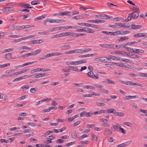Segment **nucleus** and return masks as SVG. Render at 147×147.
<instances>
[{
    "label": "nucleus",
    "mask_w": 147,
    "mask_h": 147,
    "mask_svg": "<svg viewBox=\"0 0 147 147\" xmlns=\"http://www.w3.org/2000/svg\"><path fill=\"white\" fill-rule=\"evenodd\" d=\"M87 75L89 77L95 80H98L99 78V75L97 74L95 75L92 71L88 72Z\"/></svg>",
    "instance_id": "f257e3e1"
},
{
    "label": "nucleus",
    "mask_w": 147,
    "mask_h": 147,
    "mask_svg": "<svg viewBox=\"0 0 147 147\" xmlns=\"http://www.w3.org/2000/svg\"><path fill=\"white\" fill-rule=\"evenodd\" d=\"M94 61H96L104 63L107 62V61L106 57L96 58L94 59Z\"/></svg>",
    "instance_id": "f03ea898"
},
{
    "label": "nucleus",
    "mask_w": 147,
    "mask_h": 147,
    "mask_svg": "<svg viewBox=\"0 0 147 147\" xmlns=\"http://www.w3.org/2000/svg\"><path fill=\"white\" fill-rule=\"evenodd\" d=\"M92 115L93 114L91 112L87 113L84 111L80 113V116L81 117L84 116H86L87 117H90L92 116Z\"/></svg>",
    "instance_id": "7ed1b4c3"
},
{
    "label": "nucleus",
    "mask_w": 147,
    "mask_h": 147,
    "mask_svg": "<svg viewBox=\"0 0 147 147\" xmlns=\"http://www.w3.org/2000/svg\"><path fill=\"white\" fill-rule=\"evenodd\" d=\"M121 127V124L119 123H117L113 125V127L114 130L113 131H119V129Z\"/></svg>",
    "instance_id": "20e7f679"
},
{
    "label": "nucleus",
    "mask_w": 147,
    "mask_h": 147,
    "mask_svg": "<svg viewBox=\"0 0 147 147\" xmlns=\"http://www.w3.org/2000/svg\"><path fill=\"white\" fill-rule=\"evenodd\" d=\"M130 16L133 19L137 18L139 16V13L137 11H135L130 14Z\"/></svg>",
    "instance_id": "39448f33"
},
{
    "label": "nucleus",
    "mask_w": 147,
    "mask_h": 147,
    "mask_svg": "<svg viewBox=\"0 0 147 147\" xmlns=\"http://www.w3.org/2000/svg\"><path fill=\"white\" fill-rule=\"evenodd\" d=\"M29 5L27 4H25L23 3H21L19 4V6L22 7L24 8H29L30 9L32 8V7L29 6Z\"/></svg>",
    "instance_id": "423d86ee"
},
{
    "label": "nucleus",
    "mask_w": 147,
    "mask_h": 147,
    "mask_svg": "<svg viewBox=\"0 0 147 147\" xmlns=\"http://www.w3.org/2000/svg\"><path fill=\"white\" fill-rule=\"evenodd\" d=\"M131 142V141H129L125 142V143L120 144L118 145L117 147H125L129 145Z\"/></svg>",
    "instance_id": "0eeeda50"
},
{
    "label": "nucleus",
    "mask_w": 147,
    "mask_h": 147,
    "mask_svg": "<svg viewBox=\"0 0 147 147\" xmlns=\"http://www.w3.org/2000/svg\"><path fill=\"white\" fill-rule=\"evenodd\" d=\"M67 16V11H64L61 13H57L55 14L54 16Z\"/></svg>",
    "instance_id": "6e6552de"
},
{
    "label": "nucleus",
    "mask_w": 147,
    "mask_h": 147,
    "mask_svg": "<svg viewBox=\"0 0 147 147\" xmlns=\"http://www.w3.org/2000/svg\"><path fill=\"white\" fill-rule=\"evenodd\" d=\"M106 113H113L115 114L116 113V111L114 109L112 108L107 110Z\"/></svg>",
    "instance_id": "1a4fd4ad"
},
{
    "label": "nucleus",
    "mask_w": 147,
    "mask_h": 147,
    "mask_svg": "<svg viewBox=\"0 0 147 147\" xmlns=\"http://www.w3.org/2000/svg\"><path fill=\"white\" fill-rule=\"evenodd\" d=\"M5 58L9 60L10 59H15L16 58V57H12V54L11 53H8L5 55Z\"/></svg>",
    "instance_id": "9d476101"
},
{
    "label": "nucleus",
    "mask_w": 147,
    "mask_h": 147,
    "mask_svg": "<svg viewBox=\"0 0 147 147\" xmlns=\"http://www.w3.org/2000/svg\"><path fill=\"white\" fill-rule=\"evenodd\" d=\"M134 50L132 51V52H134L135 53H143L144 52V51L143 50L140 49H134Z\"/></svg>",
    "instance_id": "9b49d317"
},
{
    "label": "nucleus",
    "mask_w": 147,
    "mask_h": 147,
    "mask_svg": "<svg viewBox=\"0 0 147 147\" xmlns=\"http://www.w3.org/2000/svg\"><path fill=\"white\" fill-rule=\"evenodd\" d=\"M67 13L68 16H70V14H71V15H74L78 14L79 13V12L73 10L70 11H67Z\"/></svg>",
    "instance_id": "f8f14e48"
},
{
    "label": "nucleus",
    "mask_w": 147,
    "mask_h": 147,
    "mask_svg": "<svg viewBox=\"0 0 147 147\" xmlns=\"http://www.w3.org/2000/svg\"><path fill=\"white\" fill-rule=\"evenodd\" d=\"M43 42L42 40H34L32 41V43L33 44H39Z\"/></svg>",
    "instance_id": "ddd939ff"
},
{
    "label": "nucleus",
    "mask_w": 147,
    "mask_h": 147,
    "mask_svg": "<svg viewBox=\"0 0 147 147\" xmlns=\"http://www.w3.org/2000/svg\"><path fill=\"white\" fill-rule=\"evenodd\" d=\"M4 9L5 11L9 12L13 11L15 10V8L12 7H6Z\"/></svg>",
    "instance_id": "4468645a"
},
{
    "label": "nucleus",
    "mask_w": 147,
    "mask_h": 147,
    "mask_svg": "<svg viewBox=\"0 0 147 147\" xmlns=\"http://www.w3.org/2000/svg\"><path fill=\"white\" fill-rule=\"evenodd\" d=\"M114 53L116 54H118L120 55H125L127 54L126 52L124 51H115L114 52Z\"/></svg>",
    "instance_id": "2eb2a0df"
},
{
    "label": "nucleus",
    "mask_w": 147,
    "mask_h": 147,
    "mask_svg": "<svg viewBox=\"0 0 147 147\" xmlns=\"http://www.w3.org/2000/svg\"><path fill=\"white\" fill-rule=\"evenodd\" d=\"M129 38L128 36H125L123 37H121L119 39H118V40L119 42H120L121 41H123L124 40H128Z\"/></svg>",
    "instance_id": "dca6fc26"
},
{
    "label": "nucleus",
    "mask_w": 147,
    "mask_h": 147,
    "mask_svg": "<svg viewBox=\"0 0 147 147\" xmlns=\"http://www.w3.org/2000/svg\"><path fill=\"white\" fill-rule=\"evenodd\" d=\"M85 32L90 33H93L94 32V30L88 28H86Z\"/></svg>",
    "instance_id": "f3484780"
},
{
    "label": "nucleus",
    "mask_w": 147,
    "mask_h": 147,
    "mask_svg": "<svg viewBox=\"0 0 147 147\" xmlns=\"http://www.w3.org/2000/svg\"><path fill=\"white\" fill-rule=\"evenodd\" d=\"M105 133L106 135H110L112 134V131L109 129H107L105 131Z\"/></svg>",
    "instance_id": "a211bd4d"
},
{
    "label": "nucleus",
    "mask_w": 147,
    "mask_h": 147,
    "mask_svg": "<svg viewBox=\"0 0 147 147\" xmlns=\"http://www.w3.org/2000/svg\"><path fill=\"white\" fill-rule=\"evenodd\" d=\"M130 56L133 58H138L142 57L141 55H136L134 54L130 55Z\"/></svg>",
    "instance_id": "6ab92c4d"
},
{
    "label": "nucleus",
    "mask_w": 147,
    "mask_h": 147,
    "mask_svg": "<svg viewBox=\"0 0 147 147\" xmlns=\"http://www.w3.org/2000/svg\"><path fill=\"white\" fill-rule=\"evenodd\" d=\"M45 17V15H42L41 16L38 17L34 19V21H36L37 20H42L44 19Z\"/></svg>",
    "instance_id": "aec40b11"
},
{
    "label": "nucleus",
    "mask_w": 147,
    "mask_h": 147,
    "mask_svg": "<svg viewBox=\"0 0 147 147\" xmlns=\"http://www.w3.org/2000/svg\"><path fill=\"white\" fill-rule=\"evenodd\" d=\"M56 21L55 19L53 20L51 18H49L46 20V21L50 23H55Z\"/></svg>",
    "instance_id": "412c9836"
},
{
    "label": "nucleus",
    "mask_w": 147,
    "mask_h": 147,
    "mask_svg": "<svg viewBox=\"0 0 147 147\" xmlns=\"http://www.w3.org/2000/svg\"><path fill=\"white\" fill-rule=\"evenodd\" d=\"M69 69L70 70H72L75 71H79L78 70V69L76 67L73 66H70L69 67Z\"/></svg>",
    "instance_id": "4be33fe9"
},
{
    "label": "nucleus",
    "mask_w": 147,
    "mask_h": 147,
    "mask_svg": "<svg viewBox=\"0 0 147 147\" xmlns=\"http://www.w3.org/2000/svg\"><path fill=\"white\" fill-rule=\"evenodd\" d=\"M105 65L108 67L112 69H114L115 68V66L112 64H106Z\"/></svg>",
    "instance_id": "5701e85b"
},
{
    "label": "nucleus",
    "mask_w": 147,
    "mask_h": 147,
    "mask_svg": "<svg viewBox=\"0 0 147 147\" xmlns=\"http://www.w3.org/2000/svg\"><path fill=\"white\" fill-rule=\"evenodd\" d=\"M34 26L33 25H23V29H26L27 28H29L31 27H34Z\"/></svg>",
    "instance_id": "b1692460"
},
{
    "label": "nucleus",
    "mask_w": 147,
    "mask_h": 147,
    "mask_svg": "<svg viewBox=\"0 0 147 147\" xmlns=\"http://www.w3.org/2000/svg\"><path fill=\"white\" fill-rule=\"evenodd\" d=\"M115 114H116L117 116L119 117H123L124 115V113L120 112H116V113Z\"/></svg>",
    "instance_id": "393cba45"
},
{
    "label": "nucleus",
    "mask_w": 147,
    "mask_h": 147,
    "mask_svg": "<svg viewBox=\"0 0 147 147\" xmlns=\"http://www.w3.org/2000/svg\"><path fill=\"white\" fill-rule=\"evenodd\" d=\"M52 54L53 56H57L60 55H63V53H62L55 52H53L52 53Z\"/></svg>",
    "instance_id": "a878e982"
},
{
    "label": "nucleus",
    "mask_w": 147,
    "mask_h": 147,
    "mask_svg": "<svg viewBox=\"0 0 147 147\" xmlns=\"http://www.w3.org/2000/svg\"><path fill=\"white\" fill-rule=\"evenodd\" d=\"M142 33H139L134 35L133 36L134 37L138 38L142 37Z\"/></svg>",
    "instance_id": "bb28decb"
},
{
    "label": "nucleus",
    "mask_w": 147,
    "mask_h": 147,
    "mask_svg": "<svg viewBox=\"0 0 147 147\" xmlns=\"http://www.w3.org/2000/svg\"><path fill=\"white\" fill-rule=\"evenodd\" d=\"M33 55V54L32 53H28L26 54H25L24 55H22V57L25 58L26 57H29L30 56H32Z\"/></svg>",
    "instance_id": "cd10ccee"
},
{
    "label": "nucleus",
    "mask_w": 147,
    "mask_h": 147,
    "mask_svg": "<svg viewBox=\"0 0 147 147\" xmlns=\"http://www.w3.org/2000/svg\"><path fill=\"white\" fill-rule=\"evenodd\" d=\"M137 42L136 41L128 42L124 44V45H131L134 44H136Z\"/></svg>",
    "instance_id": "c85d7f7f"
},
{
    "label": "nucleus",
    "mask_w": 147,
    "mask_h": 147,
    "mask_svg": "<svg viewBox=\"0 0 147 147\" xmlns=\"http://www.w3.org/2000/svg\"><path fill=\"white\" fill-rule=\"evenodd\" d=\"M139 76L147 78V74L143 73H140L138 74Z\"/></svg>",
    "instance_id": "c756f323"
},
{
    "label": "nucleus",
    "mask_w": 147,
    "mask_h": 147,
    "mask_svg": "<svg viewBox=\"0 0 147 147\" xmlns=\"http://www.w3.org/2000/svg\"><path fill=\"white\" fill-rule=\"evenodd\" d=\"M42 51V50L41 49H38L36 50L35 51L33 52L32 54H33V55H36L37 54H38L40 52Z\"/></svg>",
    "instance_id": "7c9ffc66"
},
{
    "label": "nucleus",
    "mask_w": 147,
    "mask_h": 147,
    "mask_svg": "<svg viewBox=\"0 0 147 147\" xmlns=\"http://www.w3.org/2000/svg\"><path fill=\"white\" fill-rule=\"evenodd\" d=\"M86 62V61L85 60H82L77 61V65L81 64L83 63H85Z\"/></svg>",
    "instance_id": "2f4dec72"
},
{
    "label": "nucleus",
    "mask_w": 147,
    "mask_h": 147,
    "mask_svg": "<svg viewBox=\"0 0 147 147\" xmlns=\"http://www.w3.org/2000/svg\"><path fill=\"white\" fill-rule=\"evenodd\" d=\"M15 29L17 30H23V25L21 26H16L15 27Z\"/></svg>",
    "instance_id": "473e14b6"
},
{
    "label": "nucleus",
    "mask_w": 147,
    "mask_h": 147,
    "mask_svg": "<svg viewBox=\"0 0 147 147\" xmlns=\"http://www.w3.org/2000/svg\"><path fill=\"white\" fill-rule=\"evenodd\" d=\"M38 88H32L30 90V92L32 93H35L37 90Z\"/></svg>",
    "instance_id": "72a5a7b5"
},
{
    "label": "nucleus",
    "mask_w": 147,
    "mask_h": 147,
    "mask_svg": "<svg viewBox=\"0 0 147 147\" xmlns=\"http://www.w3.org/2000/svg\"><path fill=\"white\" fill-rule=\"evenodd\" d=\"M134 83L131 81L126 82V85L128 86H134Z\"/></svg>",
    "instance_id": "f704fd0d"
},
{
    "label": "nucleus",
    "mask_w": 147,
    "mask_h": 147,
    "mask_svg": "<svg viewBox=\"0 0 147 147\" xmlns=\"http://www.w3.org/2000/svg\"><path fill=\"white\" fill-rule=\"evenodd\" d=\"M120 35H123L127 34H128L130 33V31H120Z\"/></svg>",
    "instance_id": "c9c22d12"
},
{
    "label": "nucleus",
    "mask_w": 147,
    "mask_h": 147,
    "mask_svg": "<svg viewBox=\"0 0 147 147\" xmlns=\"http://www.w3.org/2000/svg\"><path fill=\"white\" fill-rule=\"evenodd\" d=\"M76 143V142L75 141L67 143L65 144V146L68 147L70 146H71L72 145L75 144Z\"/></svg>",
    "instance_id": "e433bc0d"
},
{
    "label": "nucleus",
    "mask_w": 147,
    "mask_h": 147,
    "mask_svg": "<svg viewBox=\"0 0 147 147\" xmlns=\"http://www.w3.org/2000/svg\"><path fill=\"white\" fill-rule=\"evenodd\" d=\"M106 82L108 83H110L111 84H115V82H114L112 80H110V79L109 78H107L106 79Z\"/></svg>",
    "instance_id": "4c0bfd02"
},
{
    "label": "nucleus",
    "mask_w": 147,
    "mask_h": 147,
    "mask_svg": "<svg viewBox=\"0 0 147 147\" xmlns=\"http://www.w3.org/2000/svg\"><path fill=\"white\" fill-rule=\"evenodd\" d=\"M86 35V34L83 33H75L74 34V35L76 37L80 36Z\"/></svg>",
    "instance_id": "58836bf2"
},
{
    "label": "nucleus",
    "mask_w": 147,
    "mask_h": 147,
    "mask_svg": "<svg viewBox=\"0 0 147 147\" xmlns=\"http://www.w3.org/2000/svg\"><path fill=\"white\" fill-rule=\"evenodd\" d=\"M125 68L132 69H136V68L135 67L131 66L129 65L127 66L125 65Z\"/></svg>",
    "instance_id": "ea45409f"
},
{
    "label": "nucleus",
    "mask_w": 147,
    "mask_h": 147,
    "mask_svg": "<svg viewBox=\"0 0 147 147\" xmlns=\"http://www.w3.org/2000/svg\"><path fill=\"white\" fill-rule=\"evenodd\" d=\"M120 61H124L125 62L131 63L129 59L120 58Z\"/></svg>",
    "instance_id": "a19ab883"
},
{
    "label": "nucleus",
    "mask_w": 147,
    "mask_h": 147,
    "mask_svg": "<svg viewBox=\"0 0 147 147\" xmlns=\"http://www.w3.org/2000/svg\"><path fill=\"white\" fill-rule=\"evenodd\" d=\"M31 4L32 5H35L39 4V3L38 1H33L31 2Z\"/></svg>",
    "instance_id": "79ce46f5"
},
{
    "label": "nucleus",
    "mask_w": 147,
    "mask_h": 147,
    "mask_svg": "<svg viewBox=\"0 0 147 147\" xmlns=\"http://www.w3.org/2000/svg\"><path fill=\"white\" fill-rule=\"evenodd\" d=\"M54 138H50V140H46L45 141V142L47 144H49L50 143H52V141L51 140H53Z\"/></svg>",
    "instance_id": "37998d69"
},
{
    "label": "nucleus",
    "mask_w": 147,
    "mask_h": 147,
    "mask_svg": "<svg viewBox=\"0 0 147 147\" xmlns=\"http://www.w3.org/2000/svg\"><path fill=\"white\" fill-rule=\"evenodd\" d=\"M71 137L72 138H76L77 137V133L76 131H73L72 132Z\"/></svg>",
    "instance_id": "c03bdc74"
},
{
    "label": "nucleus",
    "mask_w": 147,
    "mask_h": 147,
    "mask_svg": "<svg viewBox=\"0 0 147 147\" xmlns=\"http://www.w3.org/2000/svg\"><path fill=\"white\" fill-rule=\"evenodd\" d=\"M121 131V132L124 134H126V131L123 128L120 127V128L119 129V131Z\"/></svg>",
    "instance_id": "a18cd8bd"
},
{
    "label": "nucleus",
    "mask_w": 147,
    "mask_h": 147,
    "mask_svg": "<svg viewBox=\"0 0 147 147\" xmlns=\"http://www.w3.org/2000/svg\"><path fill=\"white\" fill-rule=\"evenodd\" d=\"M86 89H90L92 90H94L95 89V88L92 86L90 85H87L86 86Z\"/></svg>",
    "instance_id": "49530a36"
},
{
    "label": "nucleus",
    "mask_w": 147,
    "mask_h": 147,
    "mask_svg": "<svg viewBox=\"0 0 147 147\" xmlns=\"http://www.w3.org/2000/svg\"><path fill=\"white\" fill-rule=\"evenodd\" d=\"M31 49V48H28V47L26 46H23L20 48V50H22L23 49H25L26 50L30 49Z\"/></svg>",
    "instance_id": "de8ad7c7"
},
{
    "label": "nucleus",
    "mask_w": 147,
    "mask_h": 147,
    "mask_svg": "<svg viewBox=\"0 0 147 147\" xmlns=\"http://www.w3.org/2000/svg\"><path fill=\"white\" fill-rule=\"evenodd\" d=\"M114 56L112 55L109 56L108 57H106L107 61L108 60H110L111 59L114 60Z\"/></svg>",
    "instance_id": "09e8293b"
},
{
    "label": "nucleus",
    "mask_w": 147,
    "mask_h": 147,
    "mask_svg": "<svg viewBox=\"0 0 147 147\" xmlns=\"http://www.w3.org/2000/svg\"><path fill=\"white\" fill-rule=\"evenodd\" d=\"M129 75L131 77H137L138 76V75H137L135 74L132 72L129 73Z\"/></svg>",
    "instance_id": "8fccbe9b"
},
{
    "label": "nucleus",
    "mask_w": 147,
    "mask_h": 147,
    "mask_svg": "<svg viewBox=\"0 0 147 147\" xmlns=\"http://www.w3.org/2000/svg\"><path fill=\"white\" fill-rule=\"evenodd\" d=\"M92 50L91 49H83V53L88 52Z\"/></svg>",
    "instance_id": "3c124183"
},
{
    "label": "nucleus",
    "mask_w": 147,
    "mask_h": 147,
    "mask_svg": "<svg viewBox=\"0 0 147 147\" xmlns=\"http://www.w3.org/2000/svg\"><path fill=\"white\" fill-rule=\"evenodd\" d=\"M13 48L9 49H5L4 51V52L7 53V52H9L13 51Z\"/></svg>",
    "instance_id": "603ef678"
},
{
    "label": "nucleus",
    "mask_w": 147,
    "mask_h": 147,
    "mask_svg": "<svg viewBox=\"0 0 147 147\" xmlns=\"http://www.w3.org/2000/svg\"><path fill=\"white\" fill-rule=\"evenodd\" d=\"M40 75V77H45L47 76H49V74L47 73H44V74H39Z\"/></svg>",
    "instance_id": "864d4df0"
},
{
    "label": "nucleus",
    "mask_w": 147,
    "mask_h": 147,
    "mask_svg": "<svg viewBox=\"0 0 147 147\" xmlns=\"http://www.w3.org/2000/svg\"><path fill=\"white\" fill-rule=\"evenodd\" d=\"M10 63H6L3 65H1V68H4L5 67L8 66H10Z\"/></svg>",
    "instance_id": "5fc2aeb1"
},
{
    "label": "nucleus",
    "mask_w": 147,
    "mask_h": 147,
    "mask_svg": "<svg viewBox=\"0 0 147 147\" xmlns=\"http://www.w3.org/2000/svg\"><path fill=\"white\" fill-rule=\"evenodd\" d=\"M29 88V86L28 85H23L21 87V88L23 89H28Z\"/></svg>",
    "instance_id": "6e6d98bb"
},
{
    "label": "nucleus",
    "mask_w": 147,
    "mask_h": 147,
    "mask_svg": "<svg viewBox=\"0 0 147 147\" xmlns=\"http://www.w3.org/2000/svg\"><path fill=\"white\" fill-rule=\"evenodd\" d=\"M81 122V121H76V123H74L73 124V125L75 127L77 125H78V124H80Z\"/></svg>",
    "instance_id": "4d7b16f0"
},
{
    "label": "nucleus",
    "mask_w": 147,
    "mask_h": 147,
    "mask_svg": "<svg viewBox=\"0 0 147 147\" xmlns=\"http://www.w3.org/2000/svg\"><path fill=\"white\" fill-rule=\"evenodd\" d=\"M87 26L91 27L92 28H97L96 27V26L94 24H91L88 23H87Z\"/></svg>",
    "instance_id": "13d9d810"
},
{
    "label": "nucleus",
    "mask_w": 147,
    "mask_h": 147,
    "mask_svg": "<svg viewBox=\"0 0 147 147\" xmlns=\"http://www.w3.org/2000/svg\"><path fill=\"white\" fill-rule=\"evenodd\" d=\"M131 17L130 16V14H129V16L125 20V22H127L131 20Z\"/></svg>",
    "instance_id": "bf43d9fd"
},
{
    "label": "nucleus",
    "mask_w": 147,
    "mask_h": 147,
    "mask_svg": "<svg viewBox=\"0 0 147 147\" xmlns=\"http://www.w3.org/2000/svg\"><path fill=\"white\" fill-rule=\"evenodd\" d=\"M64 53L65 54H73L74 53L73 50H71L69 51H66Z\"/></svg>",
    "instance_id": "052dcab7"
},
{
    "label": "nucleus",
    "mask_w": 147,
    "mask_h": 147,
    "mask_svg": "<svg viewBox=\"0 0 147 147\" xmlns=\"http://www.w3.org/2000/svg\"><path fill=\"white\" fill-rule=\"evenodd\" d=\"M56 22L55 23H60L61 22H64L65 20H55Z\"/></svg>",
    "instance_id": "680f3d73"
},
{
    "label": "nucleus",
    "mask_w": 147,
    "mask_h": 147,
    "mask_svg": "<svg viewBox=\"0 0 147 147\" xmlns=\"http://www.w3.org/2000/svg\"><path fill=\"white\" fill-rule=\"evenodd\" d=\"M90 142L88 141H85L81 142L80 143L84 144H87L89 143Z\"/></svg>",
    "instance_id": "e2e57ef3"
},
{
    "label": "nucleus",
    "mask_w": 147,
    "mask_h": 147,
    "mask_svg": "<svg viewBox=\"0 0 147 147\" xmlns=\"http://www.w3.org/2000/svg\"><path fill=\"white\" fill-rule=\"evenodd\" d=\"M86 28H83L82 29H77L76 30V31L77 32H82L85 31Z\"/></svg>",
    "instance_id": "0e129e2a"
},
{
    "label": "nucleus",
    "mask_w": 147,
    "mask_h": 147,
    "mask_svg": "<svg viewBox=\"0 0 147 147\" xmlns=\"http://www.w3.org/2000/svg\"><path fill=\"white\" fill-rule=\"evenodd\" d=\"M78 50V53H83V49H77Z\"/></svg>",
    "instance_id": "69168bd1"
},
{
    "label": "nucleus",
    "mask_w": 147,
    "mask_h": 147,
    "mask_svg": "<svg viewBox=\"0 0 147 147\" xmlns=\"http://www.w3.org/2000/svg\"><path fill=\"white\" fill-rule=\"evenodd\" d=\"M30 13H28L26 15H23V18L24 19H25L26 18L29 17L30 16Z\"/></svg>",
    "instance_id": "338daca9"
},
{
    "label": "nucleus",
    "mask_w": 147,
    "mask_h": 147,
    "mask_svg": "<svg viewBox=\"0 0 147 147\" xmlns=\"http://www.w3.org/2000/svg\"><path fill=\"white\" fill-rule=\"evenodd\" d=\"M97 105L99 106H104L105 105V104L103 103L98 102L96 103Z\"/></svg>",
    "instance_id": "774afa93"
}]
</instances>
